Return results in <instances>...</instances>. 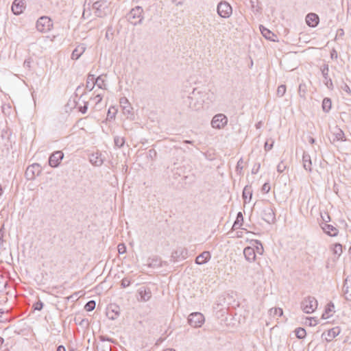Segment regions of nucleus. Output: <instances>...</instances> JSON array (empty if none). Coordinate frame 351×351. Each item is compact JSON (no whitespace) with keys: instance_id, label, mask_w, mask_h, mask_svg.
Masks as SVG:
<instances>
[{"instance_id":"nucleus-14","label":"nucleus","mask_w":351,"mask_h":351,"mask_svg":"<svg viewBox=\"0 0 351 351\" xmlns=\"http://www.w3.org/2000/svg\"><path fill=\"white\" fill-rule=\"evenodd\" d=\"M210 258L211 256L210 252L205 251L196 257L195 263L198 265H202L207 263Z\"/></svg>"},{"instance_id":"nucleus-10","label":"nucleus","mask_w":351,"mask_h":351,"mask_svg":"<svg viewBox=\"0 0 351 351\" xmlns=\"http://www.w3.org/2000/svg\"><path fill=\"white\" fill-rule=\"evenodd\" d=\"M25 9L24 0H14L12 5V11L16 14H20L23 12Z\"/></svg>"},{"instance_id":"nucleus-16","label":"nucleus","mask_w":351,"mask_h":351,"mask_svg":"<svg viewBox=\"0 0 351 351\" xmlns=\"http://www.w3.org/2000/svg\"><path fill=\"white\" fill-rule=\"evenodd\" d=\"M90 161L95 166H99L102 164V159L98 153L93 154L90 157Z\"/></svg>"},{"instance_id":"nucleus-37","label":"nucleus","mask_w":351,"mask_h":351,"mask_svg":"<svg viewBox=\"0 0 351 351\" xmlns=\"http://www.w3.org/2000/svg\"><path fill=\"white\" fill-rule=\"evenodd\" d=\"M280 315H282V310L280 309Z\"/></svg>"},{"instance_id":"nucleus-25","label":"nucleus","mask_w":351,"mask_h":351,"mask_svg":"<svg viewBox=\"0 0 351 351\" xmlns=\"http://www.w3.org/2000/svg\"><path fill=\"white\" fill-rule=\"evenodd\" d=\"M118 252L120 254H124L126 252V247L124 244H119L118 245Z\"/></svg>"},{"instance_id":"nucleus-13","label":"nucleus","mask_w":351,"mask_h":351,"mask_svg":"<svg viewBox=\"0 0 351 351\" xmlns=\"http://www.w3.org/2000/svg\"><path fill=\"white\" fill-rule=\"evenodd\" d=\"M335 312V305L332 302H330L326 305L322 317L323 319H328L334 315Z\"/></svg>"},{"instance_id":"nucleus-36","label":"nucleus","mask_w":351,"mask_h":351,"mask_svg":"<svg viewBox=\"0 0 351 351\" xmlns=\"http://www.w3.org/2000/svg\"><path fill=\"white\" fill-rule=\"evenodd\" d=\"M245 191H246V189H245L244 191H243V195H245Z\"/></svg>"},{"instance_id":"nucleus-3","label":"nucleus","mask_w":351,"mask_h":351,"mask_svg":"<svg viewBox=\"0 0 351 351\" xmlns=\"http://www.w3.org/2000/svg\"><path fill=\"white\" fill-rule=\"evenodd\" d=\"M341 332V329L339 326H335L328 330H325L322 334V339L325 342H331L336 337H337Z\"/></svg>"},{"instance_id":"nucleus-5","label":"nucleus","mask_w":351,"mask_h":351,"mask_svg":"<svg viewBox=\"0 0 351 351\" xmlns=\"http://www.w3.org/2000/svg\"><path fill=\"white\" fill-rule=\"evenodd\" d=\"M227 123V117L222 114H219L213 118L211 125L215 129H222L226 125Z\"/></svg>"},{"instance_id":"nucleus-31","label":"nucleus","mask_w":351,"mask_h":351,"mask_svg":"<svg viewBox=\"0 0 351 351\" xmlns=\"http://www.w3.org/2000/svg\"><path fill=\"white\" fill-rule=\"evenodd\" d=\"M57 351H66V349L64 348V347L60 346L58 348Z\"/></svg>"},{"instance_id":"nucleus-6","label":"nucleus","mask_w":351,"mask_h":351,"mask_svg":"<svg viewBox=\"0 0 351 351\" xmlns=\"http://www.w3.org/2000/svg\"><path fill=\"white\" fill-rule=\"evenodd\" d=\"M204 322V315L200 313H194L189 315V323L193 327H200Z\"/></svg>"},{"instance_id":"nucleus-15","label":"nucleus","mask_w":351,"mask_h":351,"mask_svg":"<svg viewBox=\"0 0 351 351\" xmlns=\"http://www.w3.org/2000/svg\"><path fill=\"white\" fill-rule=\"evenodd\" d=\"M323 229L326 234H328V235H330L331 237L337 236L339 232L338 230L335 227H334L330 224H326L323 227Z\"/></svg>"},{"instance_id":"nucleus-20","label":"nucleus","mask_w":351,"mask_h":351,"mask_svg":"<svg viewBox=\"0 0 351 351\" xmlns=\"http://www.w3.org/2000/svg\"><path fill=\"white\" fill-rule=\"evenodd\" d=\"M83 51L84 50L82 49H75L72 53V58L75 60L78 59L81 54L83 53Z\"/></svg>"},{"instance_id":"nucleus-19","label":"nucleus","mask_w":351,"mask_h":351,"mask_svg":"<svg viewBox=\"0 0 351 351\" xmlns=\"http://www.w3.org/2000/svg\"><path fill=\"white\" fill-rule=\"evenodd\" d=\"M343 293L346 299L348 300L351 298V283L349 285H348L347 283L344 284Z\"/></svg>"},{"instance_id":"nucleus-27","label":"nucleus","mask_w":351,"mask_h":351,"mask_svg":"<svg viewBox=\"0 0 351 351\" xmlns=\"http://www.w3.org/2000/svg\"><path fill=\"white\" fill-rule=\"evenodd\" d=\"M130 285V280L128 278H124L121 280V285L123 287H128Z\"/></svg>"},{"instance_id":"nucleus-28","label":"nucleus","mask_w":351,"mask_h":351,"mask_svg":"<svg viewBox=\"0 0 351 351\" xmlns=\"http://www.w3.org/2000/svg\"><path fill=\"white\" fill-rule=\"evenodd\" d=\"M43 308V304L38 302L35 304V309L40 310Z\"/></svg>"},{"instance_id":"nucleus-34","label":"nucleus","mask_w":351,"mask_h":351,"mask_svg":"<svg viewBox=\"0 0 351 351\" xmlns=\"http://www.w3.org/2000/svg\"><path fill=\"white\" fill-rule=\"evenodd\" d=\"M2 192H3V190H2L1 186H0V196H1V194H2Z\"/></svg>"},{"instance_id":"nucleus-8","label":"nucleus","mask_w":351,"mask_h":351,"mask_svg":"<svg viewBox=\"0 0 351 351\" xmlns=\"http://www.w3.org/2000/svg\"><path fill=\"white\" fill-rule=\"evenodd\" d=\"M64 157V154L60 151H57L53 153L49 157V163L52 167H56L59 165L61 160Z\"/></svg>"},{"instance_id":"nucleus-32","label":"nucleus","mask_w":351,"mask_h":351,"mask_svg":"<svg viewBox=\"0 0 351 351\" xmlns=\"http://www.w3.org/2000/svg\"><path fill=\"white\" fill-rule=\"evenodd\" d=\"M86 110H87V107H86V106H84L83 108H82V109H81V112H82V113H85V112H86Z\"/></svg>"},{"instance_id":"nucleus-23","label":"nucleus","mask_w":351,"mask_h":351,"mask_svg":"<svg viewBox=\"0 0 351 351\" xmlns=\"http://www.w3.org/2000/svg\"><path fill=\"white\" fill-rule=\"evenodd\" d=\"M333 250L335 254H340L342 252V246L340 244H335Z\"/></svg>"},{"instance_id":"nucleus-12","label":"nucleus","mask_w":351,"mask_h":351,"mask_svg":"<svg viewBox=\"0 0 351 351\" xmlns=\"http://www.w3.org/2000/svg\"><path fill=\"white\" fill-rule=\"evenodd\" d=\"M319 21V16L315 13L308 14L306 16V23L310 27H316L318 25Z\"/></svg>"},{"instance_id":"nucleus-33","label":"nucleus","mask_w":351,"mask_h":351,"mask_svg":"<svg viewBox=\"0 0 351 351\" xmlns=\"http://www.w3.org/2000/svg\"><path fill=\"white\" fill-rule=\"evenodd\" d=\"M3 343V339L0 337V346H1Z\"/></svg>"},{"instance_id":"nucleus-29","label":"nucleus","mask_w":351,"mask_h":351,"mask_svg":"<svg viewBox=\"0 0 351 351\" xmlns=\"http://www.w3.org/2000/svg\"><path fill=\"white\" fill-rule=\"evenodd\" d=\"M311 162H308V164L304 163V168H305L306 169H308V170H309V171H311Z\"/></svg>"},{"instance_id":"nucleus-17","label":"nucleus","mask_w":351,"mask_h":351,"mask_svg":"<svg viewBox=\"0 0 351 351\" xmlns=\"http://www.w3.org/2000/svg\"><path fill=\"white\" fill-rule=\"evenodd\" d=\"M331 107H332L331 100L328 98L324 99V100L322 101V108H323L324 111H325L326 112H328L331 109Z\"/></svg>"},{"instance_id":"nucleus-4","label":"nucleus","mask_w":351,"mask_h":351,"mask_svg":"<svg viewBox=\"0 0 351 351\" xmlns=\"http://www.w3.org/2000/svg\"><path fill=\"white\" fill-rule=\"evenodd\" d=\"M303 311L306 313H313L317 307V302L315 298L308 297L302 303Z\"/></svg>"},{"instance_id":"nucleus-21","label":"nucleus","mask_w":351,"mask_h":351,"mask_svg":"<svg viewBox=\"0 0 351 351\" xmlns=\"http://www.w3.org/2000/svg\"><path fill=\"white\" fill-rule=\"evenodd\" d=\"M96 304L95 302L93 300L89 301L86 305H85V309L87 311H93L95 308Z\"/></svg>"},{"instance_id":"nucleus-26","label":"nucleus","mask_w":351,"mask_h":351,"mask_svg":"<svg viewBox=\"0 0 351 351\" xmlns=\"http://www.w3.org/2000/svg\"><path fill=\"white\" fill-rule=\"evenodd\" d=\"M38 167L36 165H32L27 169L26 174L28 176L30 172L34 173L35 169H38Z\"/></svg>"},{"instance_id":"nucleus-11","label":"nucleus","mask_w":351,"mask_h":351,"mask_svg":"<svg viewBox=\"0 0 351 351\" xmlns=\"http://www.w3.org/2000/svg\"><path fill=\"white\" fill-rule=\"evenodd\" d=\"M263 36L267 40L273 42H278V38L276 34L271 32L269 29L261 26L260 27Z\"/></svg>"},{"instance_id":"nucleus-1","label":"nucleus","mask_w":351,"mask_h":351,"mask_svg":"<svg viewBox=\"0 0 351 351\" xmlns=\"http://www.w3.org/2000/svg\"><path fill=\"white\" fill-rule=\"evenodd\" d=\"M263 252L262 245L257 241H254L252 246L246 247L244 249L243 254L247 261H254L256 259V254H262Z\"/></svg>"},{"instance_id":"nucleus-9","label":"nucleus","mask_w":351,"mask_h":351,"mask_svg":"<svg viewBox=\"0 0 351 351\" xmlns=\"http://www.w3.org/2000/svg\"><path fill=\"white\" fill-rule=\"evenodd\" d=\"M143 10L141 7L137 6L133 8L130 13V19H134V23L141 21L143 19Z\"/></svg>"},{"instance_id":"nucleus-18","label":"nucleus","mask_w":351,"mask_h":351,"mask_svg":"<svg viewBox=\"0 0 351 351\" xmlns=\"http://www.w3.org/2000/svg\"><path fill=\"white\" fill-rule=\"evenodd\" d=\"M295 333L296 337L298 339H304L306 336V330L304 328H300H300H297L295 330Z\"/></svg>"},{"instance_id":"nucleus-24","label":"nucleus","mask_w":351,"mask_h":351,"mask_svg":"<svg viewBox=\"0 0 351 351\" xmlns=\"http://www.w3.org/2000/svg\"><path fill=\"white\" fill-rule=\"evenodd\" d=\"M270 189V184L269 183H265L262 186L261 191L263 193H267L269 192Z\"/></svg>"},{"instance_id":"nucleus-7","label":"nucleus","mask_w":351,"mask_h":351,"mask_svg":"<svg viewBox=\"0 0 351 351\" xmlns=\"http://www.w3.org/2000/svg\"><path fill=\"white\" fill-rule=\"evenodd\" d=\"M218 14L223 18L229 17L232 12V7L226 2H221L217 7Z\"/></svg>"},{"instance_id":"nucleus-2","label":"nucleus","mask_w":351,"mask_h":351,"mask_svg":"<svg viewBox=\"0 0 351 351\" xmlns=\"http://www.w3.org/2000/svg\"><path fill=\"white\" fill-rule=\"evenodd\" d=\"M53 27V23L50 18L47 16L40 17L36 23V28L40 32H47Z\"/></svg>"},{"instance_id":"nucleus-22","label":"nucleus","mask_w":351,"mask_h":351,"mask_svg":"<svg viewBox=\"0 0 351 351\" xmlns=\"http://www.w3.org/2000/svg\"><path fill=\"white\" fill-rule=\"evenodd\" d=\"M287 88L285 85H280L277 89V94L279 96H283L286 93Z\"/></svg>"},{"instance_id":"nucleus-35","label":"nucleus","mask_w":351,"mask_h":351,"mask_svg":"<svg viewBox=\"0 0 351 351\" xmlns=\"http://www.w3.org/2000/svg\"><path fill=\"white\" fill-rule=\"evenodd\" d=\"M165 351H175V350H172V349H167V350H165Z\"/></svg>"},{"instance_id":"nucleus-30","label":"nucleus","mask_w":351,"mask_h":351,"mask_svg":"<svg viewBox=\"0 0 351 351\" xmlns=\"http://www.w3.org/2000/svg\"><path fill=\"white\" fill-rule=\"evenodd\" d=\"M272 144L269 145L267 143H265V147L267 150L271 149L272 148Z\"/></svg>"}]
</instances>
